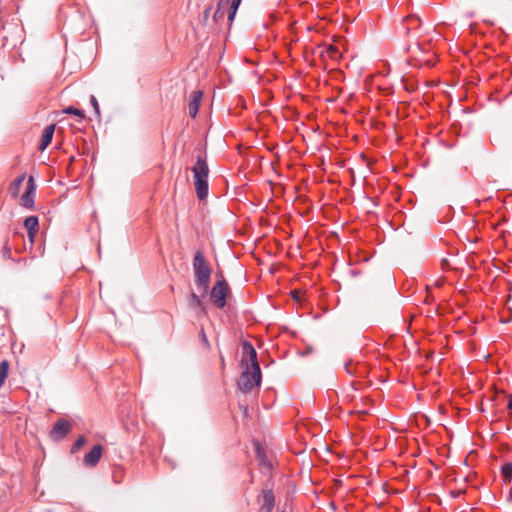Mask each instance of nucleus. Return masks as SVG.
Segmentation results:
<instances>
[{"label": "nucleus", "instance_id": "nucleus-7", "mask_svg": "<svg viewBox=\"0 0 512 512\" xmlns=\"http://www.w3.org/2000/svg\"><path fill=\"white\" fill-rule=\"evenodd\" d=\"M103 448L101 445L97 444L93 446V448L85 455L83 464L86 467H95L102 456Z\"/></svg>", "mask_w": 512, "mask_h": 512}, {"label": "nucleus", "instance_id": "nucleus-25", "mask_svg": "<svg viewBox=\"0 0 512 512\" xmlns=\"http://www.w3.org/2000/svg\"><path fill=\"white\" fill-rule=\"evenodd\" d=\"M328 52H329L330 56L334 57L338 53V50L336 47L330 46L328 49Z\"/></svg>", "mask_w": 512, "mask_h": 512}, {"label": "nucleus", "instance_id": "nucleus-22", "mask_svg": "<svg viewBox=\"0 0 512 512\" xmlns=\"http://www.w3.org/2000/svg\"><path fill=\"white\" fill-rule=\"evenodd\" d=\"M24 179H25V175L23 174V175H21V176L17 177V178L14 180V182H13V183H14V185H15L16 187H19V186L23 183Z\"/></svg>", "mask_w": 512, "mask_h": 512}, {"label": "nucleus", "instance_id": "nucleus-17", "mask_svg": "<svg viewBox=\"0 0 512 512\" xmlns=\"http://www.w3.org/2000/svg\"><path fill=\"white\" fill-rule=\"evenodd\" d=\"M85 443V436H79L71 447V453H76Z\"/></svg>", "mask_w": 512, "mask_h": 512}, {"label": "nucleus", "instance_id": "nucleus-26", "mask_svg": "<svg viewBox=\"0 0 512 512\" xmlns=\"http://www.w3.org/2000/svg\"><path fill=\"white\" fill-rule=\"evenodd\" d=\"M210 11H211V7H208L204 10V13H203L204 19H207L209 17Z\"/></svg>", "mask_w": 512, "mask_h": 512}, {"label": "nucleus", "instance_id": "nucleus-8", "mask_svg": "<svg viewBox=\"0 0 512 512\" xmlns=\"http://www.w3.org/2000/svg\"><path fill=\"white\" fill-rule=\"evenodd\" d=\"M202 97L203 92L200 90H196L191 93L190 101L188 104V113L191 118H195L197 116Z\"/></svg>", "mask_w": 512, "mask_h": 512}, {"label": "nucleus", "instance_id": "nucleus-13", "mask_svg": "<svg viewBox=\"0 0 512 512\" xmlns=\"http://www.w3.org/2000/svg\"><path fill=\"white\" fill-rule=\"evenodd\" d=\"M24 226L27 231H38L39 229V220L37 216H28L24 220Z\"/></svg>", "mask_w": 512, "mask_h": 512}, {"label": "nucleus", "instance_id": "nucleus-18", "mask_svg": "<svg viewBox=\"0 0 512 512\" xmlns=\"http://www.w3.org/2000/svg\"><path fill=\"white\" fill-rule=\"evenodd\" d=\"M64 112H65L66 114H73V115H76V116H78V117H80V118H84V116H85V114H84V111H83V110L77 109V108H75V107H73V106H69V107H67V108L64 110Z\"/></svg>", "mask_w": 512, "mask_h": 512}, {"label": "nucleus", "instance_id": "nucleus-12", "mask_svg": "<svg viewBox=\"0 0 512 512\" xmlns=\"http://www.w3.org/2000/svg\"><path fill=\"white\" fill-rule=\"evenodd\" d=\"M255 452H256L257 458L259 459L260 465H262L264 467L271 468V463L268 461V458L265 454L264 449L261 447V445L258 442L255 444Z\"/></svg>", "mask_w": 512, "mask_h": 512}, {"label": "nucleus", "instance_id": "nucleus-19", "mask_svg": "<svg viewBox=\"0 0 512 512\" xmlns=\"http://www.w3.org/2000/svg\"><path fill=\"white\" fill-rule=\"evenodd\" d=\"M90 102H91V105L94 108L95 113L99 117L100 116V109H99V104L97 102L96 97L92 95L91 98H90Z\"/></svg>", "mask_w": 512, "mask_h": 512}, {"label": "nucleus", "instance_id": "nucleus-2", "mask_svg": "<svg viewBox=\"0 0 512 512\" xmlns=\"http://www.w3.org/2000/svg\"><path fill=\"white\" fill-rule=\"evenodd\" d=\"M193 172L194 186L198 199L203 200L208 196L209 184V167L207 163L206 153H199L196 162L191 168Z\"/></svg>", "mask_w": 512, "mask_h": 512}, {"label": "nucleus", "instance_id": "nucleus-29", "mask_svg": "<svg viewBox=\"0 0 512 512\" xmlns=\"http://www.w3.org/2000/svg\"><path fill=\"white\" fill-rule=\"evenodd\" d=\"M344 367L347 373L352 374V371L349 369V363H346Z\"/></svg>", "mask_w": 512, "mask_h": 512}, {"label": "nucleus", "instance_id": "nucleus-15", "mask_svg": "<svg viewBox=\"0 0 512 512\" xmlns=\"http://www.w3.org/2000/svg\"><path fill=\"white\" fill-rule=\"evenodd\" d=\"M188 305L191 309L201 308V310L204 311L203 304L199 296L195 293H191V295L189 296Z\"/></svg>", "mask_w": 512, "mask_h": 512}, {"label": "nucleus", "instance_id": "nucleus-6", "mask_svg": "<svg viewBox=\"0 0 512 512\" xmlns=\"http://www.w3.org/2000/svg\"><path fill=\"white\" fill-rule=\"evenodd\" d=\"M35 191H36V185L34 182V178L32 176H30L27 181L26 190L21 197V205L24 208L32 209L34 207Z\"/></svg>", "mask_w": 512, "mask_h": 512}, {"label": "nucleus", "instance_id": "nucleus-23", "mask_svg": "<svg viewBox=\"0 0 512 512\" xmlns=\"http://www.w3.org/2000/svg\"><path fill=\"white\" fill-rule=\"evenodd\" d=\"M28 232V238H29V241H30V245L32 246L33 245V242H34V238L37 234L38 231H27Z\"/></svg>", "mask_w": 512, "mask_h": 512}, {"label": "nucleus", "instance_id": "nucleus-3", "mask_svg": "<svg viewBox=\"0 0 512 512\" xmlns=\"http://www.w3.org/2000/svg\"><path fill=\"white\" fill-rule=\"evenodd\" d=\"M193 270L195 284L202 292V296L206 295L209 290L211 268L206 264L205 257L201 251H197L193 259Z\"/></svg>", "mask_w": 512, "mask_h": 512}, {"label": "nucleus", "instance_id": "nucleus-31", "mask_svg": "<svg viewBox=\"0 0 512 512\" xmlns=\"http://www.w3.org/2000/svg\"><path fill=\"white\" fill-rule=\"evenodd\" d=\"M281 512H286V511H284V510H283V511H281Z\"/></svg>", "mask_w": 512, "mask_h": 512}, {"label": "nucleus", "instance_id": "nucleus-28", "mask_svg": "<svg viewBox=\"0 0 512 512\" xmlns=\"http://www.w3.org/2000/svg\"><path fill=\"white\" fill-rule=\"evenodd\" d=\"M201 336H202V340L205 342V344L208 345V340H207L206 335L203 330H202Z\"/></svg>", "mask_w": 512, "mask_h": 512}, {"label": "nucleus", "instance_id": "nucleus-9", "mask_svg": "<svg viewBox=\"0 0 512 512\" xmlns=\"http://www.w3.org/2000/svg\"><path fill=\"white\" fill-rule=\"evenodd\" d=\"M263 503L260 512H272L275 506V496L272 489H265L262 491Z\"/></svg>", "mask_w": 512, "mask_h": 512}, {"label": "nucleus", "instance_id": "nucleus-10", "mask_svg": "<svg viewBox=\"0 0 512 512\" xmlns=\"http://www.w3.org/2000/svg\"><path fill=\"white\" fill-rule=\"evenodd\" d=\"M54 132H55V124L48 125L44 129L42 136H41L40 144L38 146V149L40 151H44L50 145V143L53 139Z\"/></svg>", "mask_w": 512, "mask_h": 512}, {"label": "nucleus", "instance_id": "nucleus-16", "mask_svg": "<svg viewBox=\"0 0 512 512\" xmlns=\"http://www.w3.org/2000/svg\"><path fill=\"white\" fill-rule=\"evenodd\" d=\"M9 370V362L7 360H3L0 363V388L3 386L5 379L8 376Z\"/></svg>", "mask_w": 512, "mask_h": 512}, {"label": "nucleus", "instance_id": "nucleus-14", "mask_svg": "<svg viewBox=\"0 0 512 512\" xmlns=\"http://www.w3.org/2000/svg\"><path fill=\"white\" fill-rule=\"evenodd\" d=\"M501 474L505 483H510L512 481V463L507 462L501 466Z\"/></svg>", "mask_w": 512, "mask_h": 512}, {"label": "nucleus", "instance_id": "nucleus-4", "mask_svg": "<svg viewBox=\"0 0 512 512\" xmlns=\"http://www.w3.org/2000/svg\"><path fill=\"white\" fill-rule=\"evenodd\" d=\"M230 293V288L228 283L221 275L220 279L216 281L210 291V297L212 302L215 304L217 308H224L226 305V299L228 294Z\"/></svg>", "mask_w": 512, "mask_h": 512}, {"label": "nucleus", "instance_id": "nucleus-20", "mask_svg": "<svg viewBox=\"0 0 512 512\" xmlns=\"http://www.w3.org/2000/svg\"><path fill=\"white\" fill-rule=\"evenodd\" d=\"M242 0H229L228 8L233 9L234 12H237Z\"/></svg>", "mask_w": 512, "mask_h": 512}, {"label": "nucleus", "instance_id": "nucleus-27", "mask_svg": "<svg viewBox=\"0 0 512 512\" xmlns=\"http://www.w3.org/2000/svg\"><path fill=\"white\" fill-rule=\"evenodd\" d=\"M509 410H512V394L508 396V405Z\"/></svg>", "mask_w": 512, "mask_h": 512}, {"label": "nucleus", "instance_id": "nucleus-1", "mask_svg": "<svg viewBox=\"0 0 512 512\" xmlns=\"http://www.w3.org/2000/svg\"><path fill=\"white\" fill-rule=\"evenodd\" d=\"M241 366L244 367V370L241 373L237 386L243 393H248L255 386H260L261 384V369L257 359V352L248 341L242 343Z\"/></svg>", "mask_w": 512, "mask_h": 512}, {"label": "nucleus", "instance_id": "nucleus-21", "mask_svg": "<svg viewBox=\"0 0 512 512\" xmlns=\"http://www.w3.org/2000/svg\"><path fill=\"white\" fill-rule=\"evenodd\" d=\"M2 254L5 258H10L11 257V247L8 245V243L6 242L5 245L3 246V249H2Z\"/></svg>", "mask_w": 512, "mask_h": 512}, {"label": "nucleus", "instance_id": "nucleus-5", "mask_svg": "<svg viewBox=\"0 0 512 512\" xmlns=\"http://www.w3.org/2000/svg\"><path fill=\"white\" fill-rule=\"evenodd\" d=\"M72 425L65 419H58L50 431V437L54 440L64 438L71 430Z\"/></svg>", "mask_w": 512, "mask_h": 512}, {"label": "nucleus", "instance_id": "nucleus-30", "mask_svg": "<svg viewBox=\"0 0 512 512\" xmlns=\"http://www.w3.org/2000/svg\"><path fill=\"white\" fill-rule=\"evenodd\" d=\"M509 499L512 500V493H510Z\"/></svg>", "mask_w": 512, "mask_h": 512}, {"label": "nucleus", "instance_id": "nucleus-11", "mask_svg": "<svg viewBox=\"0 0 512 512\" xmlns=\"http://www.w3.org/2000/svg\"><path fill=\"white\" fill-rule=\"evenodd\" d=\"M229 0H219L217 8L213 15V21L219 23L225 17L226 9L228 8Z\"/></svg>", "mask_w": 512, "mask_h": 512}, {"label": "nucleus", "instance_id": "nucleus-24", "mask_svg": "<svg viewBox=\"0 0 512 512\" xmlns=\"http://www.w3.org/2000/svg\"><path fill=\"white\" fill-rule=\"evenodd\" d=\"M237 12H234L233 9L228 8V20L230 23L233 22L235 15Z\"/></svg>", "mask_w": 512, "mask_h": 512}]
</instances>
